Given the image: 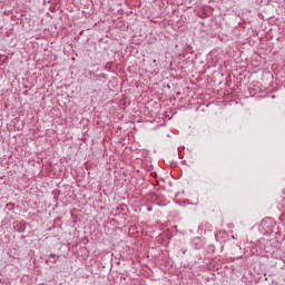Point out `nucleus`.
Wrapping results in <instances>:
<instances>
[{
	"label": "nucleus",
	"instance_id": "obj_2",
	"mask_svg": "<svg viewBox=\"0 0 285 285\" xmlns=\"http://www.w3.org/2000/svg\"><path fill=\"white\" fill-rule=\"evenodd\" d=\"M153 62H154V63H157V60H154Z\"/></svg>",
	"mask_w": 285,
	"mask_h": 285
},
{
	"label": "nucleus",
	"instance_id": "obj_1",
	"mask_svg": "<svg viewBox=\"0 0 285 285\" xmlns=\"http://www.w3.org/2000/svg\"><path fill=\"white\" fill-rule=\"evenodd\" d=\"M50 257H53V258H55V257H56V255H55V254H50Z\"/></svg>",
	"mask_w": 285,
	"mask_h": 285
}]
</instances>
